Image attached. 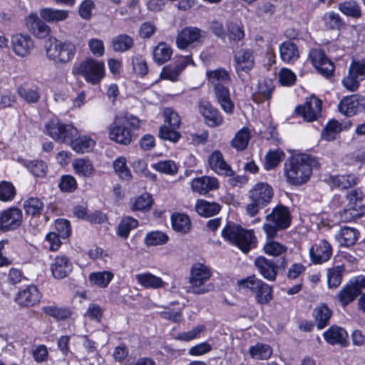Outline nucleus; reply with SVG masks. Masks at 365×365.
Returning a JSON list of instances; mask_svg holds the SVG:
<instances>
[{
	"mask_svg": "<svg viewBox=\"0 0 365 365\" xmlns=\"http://www.w3.org/2000/svg\"><path fill=\"white\" fill-rule=\"evenodd\" d=\"M315 158L300 154L289 158L284 163V173L287 181L294 185H301L308 181L312 168L317 167Z\"/></svg>",
	"mask_w": 365,
	"mask_h": 365,
	"instance_id": "nucleus-1",
	"label": "nucleus"
},
{
	"mask_svg": "<svg viewBox=\"0 0 365 365\" xmlns=\"http://www.w3.org/2000/svg\"><path fill=\"white\" fill-rule=\"evenodd\" d=\"M140 123V120L131 114L116 116L109 126L110 139L119 144L129 145L133 138L132 130L138 129Z\"/></svg>",
	"mask_w": 365,
	"mask_h": 365,
	"instance_id": "nucleus-2",
	"label": "nucleus"
},
{
	"mask_svg": "<svg viewBox=\"0 0 365 365\" xmlns=\"http://www.w3.org/2000/svg\"><path fill=\"white\" fill-rule=\"evenodd\" d=\"M47 58L56 63L65 64L71 61L76 52V46L70 41L49 38L44 45Z\"/></svg>",
	"mask_w": 365,
	"mask_h": 365,
	"instance_id": "nucleus-3",
	"label": "nucleus"
},
{
	"mask_svg": "<svg viewBox=\"0 0 365 365\" xmlns=\"http://www.w3.org/2000/svg\"><path fill=\"white\" fill-rule=\"evenodd\" d=\"M212 276V272L209 267L200 262L194 263L190 268L188 277L190 286L187 292L195 294H204L213 288L212 284H206V282Z\"/></svg>",
	"mask_w": 365,
	"mask_h": 365,
	"instance_id": "nucleus-4",
	"label": "nucleus"
},
{
	"mask_svg": "<svg viewBox=\"0 0 365 365\" xmlns=\"http://www.w3.org/2000/svg\"><path fill=\"white\" fill-rule=\"evenodd\" d=\"M222 235L226 240L235 245L245 253L255 247V237L253 232L246 230L235 224L227 223L222 230Z\"/></svg>",
	"mask_w": 365,
	"mask_h": 365,
	"instance_id": "nucleus-5",
	"label": "nucleus"
},
{
	"mask_svg": "<svg viewBox=\"0 0 365 365\" xmlns=\"http://www.w3.org/2000/svg\"><path fill=\"white\" fill-rule=\"evenodd\" d=\"M267 223L263 229L268 238H273L279 230L287 229L291 224L289 209L282 205L274 207L272 212L266 216Z\"/></svg>",
	"mask_w": 365,
	"mask_h": 365,
	"instance_id": "nucleus-6",
	"label": "nucleus"
},
{
	"mask_svg": "<svg viewBox=\"0 0 365 365\" xmlns=\"http://www.w3.org/2000/svg\"><path fill=\"white\" fill-rule=\"evenodd\" d=\"M272 188L267 183H257L250 191V202L246 207V212L250 217L256 215L259 209L267 206L272 200Z\"/></svg>",
	"mask_w": 365,
	"mask_h": 365,
	"instance_id": "nucleus-7",
	"label": "nucleus"
},
{
	"mask_svg": "<svg viewBox=\"0 0 365 365\" xmlns=\"http://www.w3.org/2000/svg\"><path fill=\"white\" fill-rule=\"evenodd\" d=\"M238 284L241 288L250 290L257 303L260 305L267 304L272 299V287L255 275L238 281Z\"/></svg>",
	"mask_w": 365,
	"mask_h": 365,
	"instance_id": "nucleus-8",
	"label": "nucleus"
},
{
	"mask_svg": "<svg viewBox=\"0 0 365 365\" xmlns=\"http://www.w3.org/2000/svg\"><path fill=\"white\" fill-rule=\"evenodd\" d=\"M46 133L55 141L71 145L78 136L77 129L71 125L63 124L58 119H51L45 124Z\"/></svg>",
	"mask_w": 365,
	"mask_h": 365,
	"instance_id": "nucleus-9",
	"label": "nucleus"
},
{
	"mask_svg": "<svg viewBox=\"0 0 365 365\" xmlns=\"http://www.w3.org/2000/svg\"><path fill=\"white\" fill-rule=\"evenodd\" d=\"M73 73L81 75L88 83L96 85L104 77V63L93 58H87L74 68Z\"/></svg>",
	"mask_w": 365,
	"mask_h": 365,
	"instance_id": "nucleus-10",
	"label": "nucleus"
},
{
	"mask_svg": "<svg viewBox=\"0 0 365 365\" xmlns=\"http://www.w3.org/2000/svg\"><path fill=\"white\" fill-rule=\"evenodd\" d=\"M288 262L285 257H281L277 262L267 259L263 256L257 257L255 265L259 274L267 280L274 282L276 279L278 269H284Z\"/></svg>",
	"mask_w": 365,
	"mask_h": 365,
	"instance_id": "nucleus-11",
	"label": "nucleus"
},
{
	"mask_svg": "<svg viewBox=\"0 0 365 365\" xmlns=\"http://www.w3.org/2000/svg\"><path fill=\"white\" fill-rule=\"evenodd\" d=\"M365 79V60H353L349 68L348 75L343 79L344 86L349 91H356L359 82Z\"/></svg>",
	"mask_w": 365,
	"mask_h": 365,
	"instance_id": "nucleus-12",
	"label": "nucleus"
},
{
	"mask_svg": "<svg viewBox=\"0 0 365 365\" xmlns=\"http://www.w3.org/2000/svg\"><path fill=\"white\" fill-rule=\"evenodd\" d=\"M365 287V277L351 280L338 294L337 297L341 305L346 306L361 294Z\"/></svg>",
	"mask_w": 365,
	"mask_h": 365,
	"instance_id": "nucleus-13",
	"label": "nucleus"
},
{
	"mask_svg": "<svg viewBox=\"0 0 365 365\" xmlns=\"http://www.w3.org/2000/svg\"><path fill=\"white\" fill-rule=\"evenodd\" d=\"M206 32L197 27L187 26L178 33L176 44L180 49H185L195 43H200L205 38Z\"/></svg>",
	"mask_w": 365,
	"mask_h": 365,
	"instance_id": "nucleus-14",
	"label": "nucleus"
},
{
	"mask_svg": "<svg viewBox=\"0 0 365 365\" xmlns=\"http://www.w3.org/2000/svg\"><path fill=\"white\" fill-rule=\"evenodd\" d=\"M309 58L317 71L325 77H330L334 71V63L326 56L321 49H312L309 52Z\"/></svg>",
	"mask_w": 365,
	"mask_h": 365,
	"instance_id": "nucleus-15",
	"label": "nucleus"
},
{
	"mask_svg": "<svg viewBox=\"0 0 365 365\" xmlns=\"http://www.w3.org/2000/svg\"><path fill=\"white\" fill-rule=\"evenodd\" d=\"M22 212L19 208L12 207L5 210L0 217V230H14L21 223Z\"/></svg>",
	"mask_w": 365,
	"mask_h": 365,
	"instance_id": "nucleus-16",
	"label": "nucleus"
},
{
	"mask_svg": "<svg viewBox=\"0 0 365 365\" xmlns=\"http://www.w3.org/2000/svg\"><path fill=\"white\" fill-rule=\"evenodd\" d=\"M321 110L322 101L315 96L310 97L302 106L297 108V113L308 122L316 120L320 115Z\"/></svg>",
	"mask_w": 365,
	"mask_h": 365,
	"instance_id": "nucleus-17",
	"label": "nucleus"
},
{
	"mask_svg": "<svg viewBox=\"0 0 365 365\" xmlns=\"http://www.w3.org/2000/svg\"><path fill=\"white\" fill-rule=\"evenodd\" d=\"M51 272L54 278L61 279L66 277L72 271V264L63 255L56 256L51 264Z\"/></svg>",
	"mask_w": 365,
	"mask_h": 365,
	"instance_id": "nucleus-18",
	"label": "nucleus"
},
{
	"mask_svg": "<svg viewBox=\"0 0 365 365\" xmlns=\"http://www.w3.org/2000/svg\"><path fill=\"white\" fill-rule=\"evenodd\" d=\"M11 42L14 52L21 57L28 56L34 47V42L28 35L15 34L12 36Z\"/></svg>",
	"mask_w": 365,
	"mask_h": 365,
	"instance_id": "nucleus-19",
	"label": "nucleus"
},
{
	"mask_svg": "<svg viewBox=\"0 0 365 365\" xmlns=\"http://www.w3.org/2000/svg\"><path fill=\"white\" fill-rule=\"evenodd\" d=\"M26 25L28 29L39 38H46L50 33L48 26L34 13L26 19Z\"/></svg>",
	"mask_w": 365,
	"mask_h": 365,
	"instance_id": "nucleus-20",
	"label": "nucleus"
},
{
	"mask_svg": "<svg viewBox=\"0 0 365 365\" xmlns=\"http://www.w3.org/2000/svg\"><path fill=\"white\" fill-rule=\"evenodd\" d=\"M309 252L313 262L318 264L327 261L331 255L332 250L329 243L322 240L311 247Z\"/></svg>",
	"mask_w": 365,
	"mask_h": 365,
	"instance_id": "nucleus-21",
	"label": "nucleus"
},
{
	"mask_svg": "<svg viewBox=\"0 0 365 365\" xmlns=\"http://www.w3.org/2000/svg\"><path fill=\"white\" fill-rule=\"evenodd\" d=\"M235 69L238 75L240 72L247 73L254 66L252 52L248 49H241L235 55Z\"/></svg>",
	"mask_w": 365,
	"mask_h": 365,
	"instance_id": "nucleus-22",
	"label": "nucleus"
},
{
	"mask_svg": "<svg viewBox=\"0 0 365 365\" xmlns=\"http://www.w3.org/2000/svg\"><path fill=\"white\" fill-rule=\"evenodd\" d=\"M210 167L217 173L232 176L234 172L225 161L222 153L219 150L214 151L208 158Z\"/></svg>",
	"mask_w": 365,
	"mask_h": 365,
	"instance_id": "nucleus-23",
	"label": "nucleus"
},
{
	"mask_svg": "<svg viewBox=\"0 0 365 365\" xmlns=\"http://www.w3.org/2000/svg\"><path fill=\"white\" fill-rule=\"evenodd\" d=\"M40 301V294L36 287L31 285L19 292L16 302L21 306L31 307Z\"/></svg>",
	"mask_w": 365,
	"mask_h": 365,
	"instance_id": "nucleus-24",
	"label": "nucleus"
},
{
	"mask_svg": "<svg viewBox=\"0 0 365 365\" xmlns=\"http://www.w3.org/2000/svg\"><path fill=\"white\" fill-rule=\"evenodd\" d=\"M214 93L222 109L227 113H232L235 106L231 100L228 88L224 85L216 86L214 87Z\"/></svg>",
	"mask_w": 365,
	"mask_h": 365,
	"instance_id": "nucleus-25",
	"label": "nucleus"
},
{
	"mask_svg": "<svg viewBox=\"0 0 365 365\" xmlns=\"http://www.w3.org/2000/svg\"><path fill=\"white\" fill-rule=\"evenodd\" d=\"M199 109L209 126L215 127L222 123V116L209 102L201 103Z\"/></svg>",
	"mask_w": 365,
	"mask_h": 365,
	"instance_id": "nucleus-26",
	"label": "nucleus"
},
{
	"mask_svg": "<svg viewBox=\"0 0 365 365\" xmlns=\"http://www.w3.org/2000/svg\"><path fill=\"white\" fill-rule=\"evenodd\" d=\"M191 186L193 191L201 195H205L210 190L217 189L219 186V183L215 178L203 176L194 179Z\"/></svg>",
	"mask_w": 365,
	"mask_h": 365,
	"instance_id": "nucleus-27",
	"label": "nucleus"
},
{
	"mask_svg": "<svg viewBox=\"0 0 365 365\" xmlns=\"http://www.w3.org/2000/svg\"><path fill=\"white\" fill-rule=\"evenodd\" d=\"M324 337L327 343L334 345L340 344L342 346L347 345L348 334L346 331L338 327H331L324 333Z\"/></svg>",
	"mask_w": 365,
	"mask_h": 365,
	"instance_id": "nucleus-28",
	"label": "nucleus"
},
{
	"mask_svg": "<svg viewBox=\"0 0 365 365\" xmlns=\"http://www.w3.org/2000/svg\"><path fill=\"white\" fill-rule=\"evenodd\" d=\"M313 316L319 329L328 325L331 317V311L325 304H320L313 310Z\"/></svg>",
	"mask_w": 365,
	"mask_h": 365,
	"instance_id": "nucleus-29",
	"label": "nucleus"
},
{
	"mask_svg": "<svg viewBox=\"0 0 365 365\" xmlns=\"http://www.w3.org/2000/svg\"><path fill=\"white\" fill-rule=\"evenodd\" d=\"M339 110L346 116H352L359 111L358 95L344 98L339 106Z\"/></svg>",
	"mask_w": 365,
	"mask_h": 365,
	"instance_id": "nucleus-30",
	"label": "nucleus"
},
{
	"mask_svg": "<svg viewBox=\"0 0 365 365\" xmlns=\"http://www.w3.org/2000/svg\"><path fill=\"white\" fill-rule=\"evenodd\" d=\"M135 278L138 282L145 288L160 289L165 285V282L160 277L149 272L138 274Z\"/></svg>",
	"mask_w": 365,
	"mask_h": 365,
	"instance_id": "nucleus-31",
	"label": "nucleus"
},
{
	"mask_svg": "<svg viewBox=\"0 0 365 365\" xmlns=\"http://www.w3.org/2000/svg\"><path fill=\"white\" fill-rule=\"evenodd\" d=\"M274 86L270 81H263L259 83L256 92L252 95V99L257 103H262L265 100H269Z\"/></svg>",
	"mask_w": 365,
	"mask_h": 365,
	"instance_id": "nucleus-32",
	"label": "nucleus"
},
{
	"mask_svg": "<svg viewBox=\"0 0 365 365\" xmlns=\"http://www.w3.org/2000/svg\"><path fill=\"white\" fill-rule=\"evenodd\" d=\"M358 237V232L354 228L341 227L336 235V239L341 245L349 247L353 245Z\"/></svg>",
	"mask_w": 365,
	"mask_h": 365,
	"instance_id": "nucleus-33",
	"label": "nucleus"
},
{
	"mask_svg": "<svg viewBox=\"0 0 365 365\" xmlns=\"http://www.w3.org/2000/svg\"><path fill=\"white\" fill-rule=\"evenodd\" d=\"M197 212L205 217H210L217 214L220 206L216 202H210L205 200H198L195 205Z\"/></svg>",
	"mask_w": 365,
	"mask_h": 365,
	"instance_id": "nucleus-34",
	"label": "nucleus"
},
{
	"mask_svg": "<svg viewBox=\"0 0 365 365\" xmlns=\"http://www.w3.org/2000/svg\"><path fill=\"white\" fill-rule=\"evenodd\" d=\"M280 56L283 61L291 63L299 58V51L295 43L285 41L279 46Z\"/></svg>",
	"mask_w": 365,
	"mask_h": 365,
	"instance_id": "nucleus-35",
	"label": "nucleus"
},
{
	"mask_svg": "<svg viewBox=\"0 0 365 365\" xmlns=\"http://www.w3.org/2000/svg\"><path fill=\"white\" fill-rule=\"evenodd\" d=\"M134 46L133 38L127 34H120L114 37L111 41V46L113 51L125 52L130 50Z\"/></svg>",
	"mask_w": 365,
	"mask_h": 365,
	"instance_id": "nucleus-36",
	"label": "nucleus"
},
{
	"mask_svg": "<svg viewBox=\"0 0 365 365\" xmlns=\"http://www.w3.org/2000/svg\"><path fill=\"white\" fill-rule=\"evenodd\" d=\"M250 139V133L247 128L240 129L232 139L231 146L237 151H242L247 148Z\"/></svg>",
	"mask_w": 365,
	"mask_h": 365,
	"instance_id": "nucleus-37",
	"label": "nucleus"
},
{
	"mask_svg": "<svg viewBox=\"0 0 365 365\" xmlns=\"http://www.w3.org/2000/svg\"><path fill=\"white\" fill-rule=\"evenodd\" d=\"M43 203L38 197H31L24 202V209L27 215L39 216L43 210Z\"/></svg>",
	"mask_w": 365,
	"mask_h": 365,
	"instance_id": "nucleus-38",
	"label": "nucleus"
},
{
	"mask_svg": "<svg viewBox=\"0 0 365 365\" xmlns=\"http://www.w3.org/2000/svg\"><path fill=\"white\" fill-rule=\"evenodd\" d=\"M206 75L209 81L214 85V87L218 85H223V83L231 81L228 71L222 68L207 71Z\"/></svg>",
	"mask_w": 365,
	"mask_h": 365,
	"instance_id": "nucleus-39",
	"label": "nucleus"
},
{
	"mask_svg": "<svg viewBox=\"0 0 365 365\" xmlns=\"http://www.w3.org/2000/svg\"><path fill=\"white\" fill-rule=\"evenodd\" d=\"M172 226L174 230L181 233H187L191 227L190 220L186 215L177 213L171 217Z\"/></svg>",
	"mask_w": 365,
	"mask_h": 365,
	"instance_id": "nucleus-40",
	"label": "nucleus"
},
{
	"mask_svg": "<svg viewBox=\"0 0 365 365\" xmlns=\"http://www.w3.org/2000/svg\"><path fill=\"white\" fill-rule=\"evenodd\" d=\"M172 53V49L165 43H159L153 50V58L158 64L161 65L170 60Z\"/></svg>",
	"mask_w": 365,
	"mask_h": 365,
	"instance_id": "nucleus-41",
	"label": "nucleus"
},
{
	"mask_svg": "<svg viewBox=\"0 0 365 365\" xmlns=\"http://www.w3.org/2000/svg\"><path fill=\"white\" fill-rule=\"evenodd\" d=\"M72 165L75 172L83 177L88 178L93 175L94 171L93 164L88 159H76Z\"/></svg>",
	"mask_w": 365,
	"mask_h": 365,
	"instance_id": "nucleus-42",
	"label": "nucleus"
},
{
	"mask_svg": "<svg viewBox=\"0 0 365 365\" xmlns=\"http://www.w3.org/2000/svg\"><path fill=\"white\" fill-rule=\"evenodd\" d=\"M249 354L255 359L264 360L270 357L272 349L267 344L258 343L249 349Z\"/></svg>",
	"mask_w": 365,
	"mask_h": 365,
	"instance_id": "nucleus-43",
	"label": "nucleus"
},
{
	"mask_svg": "<svg viewBox=\"0 0 365 365\" xmlns=\"http://www.w3.org/2000/svg\"><path fill=\"white\" fill-rule=\"evenodd\" d=\"M339 9L344 14L354 19L361 16V10L359 4L353 0L340 3L339 4Z\"/></svg>",
	"mask_w": 365,
	"mask_h": 365,
	"instance_id": "nucleus-44",
	"label": "nucleus"
},
{
	"mask_svg": "<svg viewBox=\"0 0 365 365\" xmlns=\"http://www.w3.org/2000/svg\"><path fill=\"white\" fill-rule=\"evenodd\" d=\"M153 204L150 194L145 193L130 200V209L133 211H145L149 210Z\"/></svg>",
	"mask_w": 365,
	"mask_h": 365,
	"instance_id": "nucleus-45",
	"label": "nucleus"
},
{
	"mask_svg": "<svg viewBox=\"0 0 365 365\" xmlns=\"http://www.w3.org/2000/svg\"><path fill=\"white\" fill-rule=\"evenodd\" d=\"M68 11L52 9H43L40 11L41 17L48 22H56L65 20L68 17Z\"/></svg>",
	"mask_w": 365,
	"mask_h": 365,
	"instance_id": "nucleus-46",
	"label": "nucleus"
},
{
	"mask_svg": "<svg viewBox=\"0 0 365 365\" xmlns=\"http://www.w3.org/2000/svg\"><path fill=\"white\" fill-rule=\"evenodd\" d=\"M113 278V274L109 271L93 272L89 275L90 282L98 287L104 288Z\"/></svg>",
	"mask_w": 365,
	"mask_h": 365,
	"instance_id": "nucleus-47",
	"label": "nucleus"
},
{
	"mask_svg": "<svg viewBox=\"0 0 365 365\" xmlns=\"http://www.w3.org/2000/svg\"><path fill=\"white\" fill-rule=\"evenodd\" d=\"M42 311L46 314L55 318L57 320H64L68 318L71 312L68 307H59L57 306H46L42 307Z\"/></svg>",
	"mask_w": 365,
	"mask_h": 365,
	"instance_id": "nucleus-48",
	"label": "nucleus"
},
{
	"mask_svg": "<svg viewBox=\"0 0 365 365\" xmlns=\"http://www.w3.org/2000/svg\"><path fill=\"white\" fill-rule=\"evenodd\" d=\"M95 142L89 137L83 136L74 138L71 143L72 148L77 153H86L93 149Z\"/></svg>",
	"mask_w": 365,
	"mask_h": 365,
	"instance_id": "nucleus-49",
	"label": "nucleus"
},
{
	"mask_svg": "<svg viewBox=\"0 0 365 365\" xmlns=\"http://www.w3.org/2000/svg\"><path fill=\"white\" fill-rule=\"evenodd\" d=\"M168 236L160 231H153L146 234L145 244L148 247L162 245L167 243Z\"/></svg>",
	"mask_w": 365,
	"mask_h": 365,
	"instance_id": "nucleus-50",
	"label": "nucleus"
},
{
	"mask_svg": "<svg viewBox=\"0 0 365 365\" xmlns=\"http://www.w3.org/2000/svg\"><path fill=\"white\" fill-rule=\"evenodd\" d=\"M263 250L267 255L280 258L285 257L284 254L287 253V247L278 242L270 240L264 245Z\"/></svg>",
	"mask_w": 365,
	"mask_h": 365,
	"instance_id": "nucleus-51",
	"label": "nucleus"
},
{
	"mask_svg": "<svg viewBox=\"0 0 365 365\" xmlns=\"http://www.w3.org/2000/svg\"><path fill=\"white\" fill-rule=\"evenodd\" d=\"M357 182V178L352 174L338 175L331 178L333 185L341 189H348L356 185Z\"/></svg>",
	"mask_w": 365,
	"mask_h": 365,
	"instance_id": "nucleus-52",
	"label": "nucleus"
},
{
	"mask_svg": "<svg viewBox=\"0 0 365 365\" xmlns=\"http://www.w3.org/2000/svg\"><path fill=\"white\" fill-rule=\"evenodd\" d=\"M138 222L131 217H125L118 225V235L123 238L128 237L131 230L138 227Z\"/></svg>",
	"mask_w": 365,
	"mask_h": 365,
	"instance_id": "nucleus-53",
	"label": "nucleus"
},
{
	"mask_svg": "<svg viewBox=\"0 0 365 365\" xmlns=\"http://www.w3.org/2000/svg\"><path fill=\"white\" fill-rule=\"evenodd\" d=\"M177 129L174 128L173 126L162 125L159 129V137L163 140L176 143L181 136Z\"/></svg>",
	"mask_w": 365,
	"mask_h": 365,
	"instance_id": "nucleus-54",
	"label": "nucleus"
},
{
	"mask_svg": "<svg viewBox=\"0 0 365 365\" xmlns=\"http://www.w3.org/2000/svg\"><path fill=\"white\" fill-rule=\"evenodd\" d=\"M341 130V125L336 120H331L324 127L322 135L324 140L330 141L335 139Z\"/></svg>",
	"mask_w": 365,
	"mask_h": 365,
	"instance_id": "nucleus-55",
	"label": "nucleus"
},
{
	"mask_svg": "<svg viewBox=\"0 0 365 365\" xmlns=\"http://www.w3.org/2000/svg\"><path fill=\"white\" fill-rule=\"evenodd\" d=\"M18 94L29 103H37L40 98V93L37 89L20 86L18 88Z\"/></svg>",
	"mask_w": 365,
	"mask_h": 365,
	"instance_id": "nucleus-56",
	"label": "nucleus"
},
{
	"mask_svg": "<svg viewBox=\"0 0 365 365\" xmlns=\"http://www.w3.org/2000/svg\"><path fill=\"white\" fill-rule=\"evenodd\" d=\"M153 168L162 173L167 175H175L178 173V168L173 160H162L153 165Z\"/></svg>",
	"mask_w": 365,
	"mask_h": 365,
	"instance_id": "nucleus-57",
	"label": "nucleus"
},
{
	"mask_svg": "<svg viewBox=\"0 0 365 365\" xmlns=\"http://www.w3.org/2000/svg\"><path fill=\"white\" fill-rule=\"evenodd\" d=\"M323 20L327 28L329 29H340L344 22L339 14L330 11L324 14Z\"/></svg>",
	"mask_w": 365,
	"mask_h": 365,
	"instance_id": "nucleus-58",
	"label": "nucleus"
},
{
	"mask_svg": "<svg viewBox=\"0 0 365 365\" xmlns=\"http://www.w3.org/2000/svg\"><path fill=\"white\" fill-rule=\"evenodd\" d=\"M113 168L115 173L123 180H129L131 174L129 169L126 166V160L123 157L117 158L113 162Z\"/></svg>",
	"mask_w": 365,
	"mask_h": 365,
	"instance_id": "nucleus-59",
	"label": "nucleus"
},
{
	"mask_svg": "<svg viewBox=\"0 0 365 365\" xmlns=\"http://www.w3.org/2000/svg\"><path fill=\"white\" fill-rule=\"evenodd\" d=\"M343 268L338 266L330 269L327 272L328 286L330 288H336L341 282Z\"/></svg>",
	"mask_w": 365,
	"mask_h": 365,
	"instance_id": "nucleus-60",
	"label": "nucleus"
},
{
	"mask_svg": "<svg viewBox=\"0 0 365 365\" xmlns=\"http://www.w3.org/2000/svg\"><path fill=\"white\" fill-rule=\"evenodd\" d=\"M284 156V153L279 150L268 152L266 155V169H272L277 167Z\"/></svg>",
	"mask_w": 365,
	"mask_h": 365,
	"instance_id": "nucleus-61",
	"label": "nucleus"
},
{
	"mask_svg": "<svg viewBox=\"0 0 365 365\" xmlns=\"http://www.w3.org/2000/svg\"><path fill=\"white\" fill-rule=\"evenodd\" d=\"M165 118V125L173 126L174 128H178L180 124V118L179 115L170 108H165L163 110Z\"/></svg>",
	"mask_w": 365,
	"mask_h": 365,
	"instance_id": "nucleus-62",
	"label": "nucleus"
},
{
	"mask_svg": "<svg viewBox=\"0 0 365 365\" xmlns=\"http://www.w3.org/2000/svg\"><path fill=\"white\" fill-rule=\"evenodd\" d=\"M133 70L136 73L144 76L148 73V68L145 60L140 55H136L132 58Z\"/></svg>",
	"mask_w": 365,
	"mask_h": 365,
	"instance_id": "nucleus-63",
	"label": "nucleus"
},
{
	"mask_svg": "<svg viewBox=\"0 0 365 365\" xmlns=\"http://www.w3.org/2000/svg\"><path fill=\"white\" fill-rule=\"evenodd\" d=\"M14 195L15 188L11 182L3 181L0 183V200H11Z\"/></svg>",
	"mask_w": 365,
	"mask_h": 365,
	"instance_id": "nucleus-64",
	"label": "nucleus"
}]
</instances>
